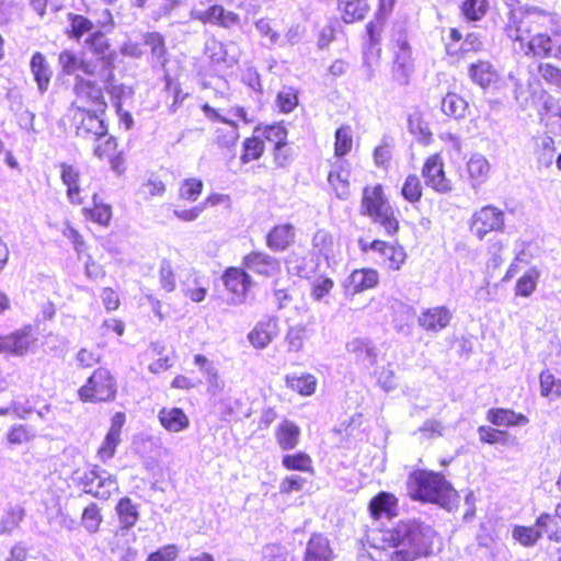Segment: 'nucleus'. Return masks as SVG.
<instances>
[{"label":"nucleus","mask_w":561,"mask_h":561,"mask_svg":"<svg viewBox=\"0 0 561 561\" xmlns=\"http://www.w3.org/2000/svg\"><path fill=\"white\" fill-rule=\"evenodd\" d=\"M91 199V206L82 208L84 218L101 227H108L113 217L112 206L103 202L98 193H93Z\"/></svg>","instance_id":"obj_33"},{"label":"nucleus","mask_w":561,"mask_h":561,"mask_svg":"<svg viewBox=\"0 0 561 561\" xmlns=\"http://www.w3.org/2000/svg\"><path fill=\"white\" fill-rule=\"evenodd\" d=\"M113 82L114 81H107L106 73H102L101 71L99 79L77 76L72 87L73 100L70 104L71 110L106 112L108 106L106 93H113L111 90Z\"/></svg>","instance_id":"obj_4"},{"label":"nucleus","mask_w":561,"mask_h":561,"mask_svg":"<svg viewBox=\"0 0 561 561\" xmlns=\"http://www.w3.org/2000/svg\"><path fill=\"white\" fill-rule=\"evenodd\" d=\"M125 423L126 414L124 412H116L112 415L110 427L95 450L100 462L106 463L115 457L122 443V432Z\"/></svg>","instance_id":"obj_14"},{"label":"nucleus","mask_w":561,"mask_h":561,"mask_svg":"<svg viewBox=\"0 0 561 561\" xmlns=\"http://www.w3.org/2000/svg\"><path fill=\"white\" fill-rule=\"evenodd\" d=\"M179 553V547L174 543H169L149 553L146 561H175Z\"/></svg>","instance_id":"obj_64"},{"label":"nucleus","mask_w":561,"mask_h":561,"mask_svg":"<svg viewBox=\"0 0 561 561\" xmlns=\"http://www.w3.org/2000/svg\"><path fill=\"white\" fill-rule=\"evenodd\" d=\"M115 513L118 517L121 527L123 529L133 528L139 520L138 504L134 503L128 496L121 497L115 505Z\"/></svg>","instance_id":"obj_38"},{"label":"nucleus","mask_w":561,"mask_h":561,"mask_svg":"<svg viewBox=\"0 0 561 561\" xmlns=\"http://www.w3.org/2000/svg\"><path fill=\"white\" fill-rule=\"evenodd\" d=\"M540 396L549 399L561 398V379L549 370L545 369L539 374Z\"/></svg>","instance_id":"obj_54"},{"label":"nucleus","mask_w":561,"mask_h":561,"mask_svg":"<svg viewBox=\"0 0 561 561\" xmlns=\"http://www.w3.org/2000/svg\"><path fill=\"white\" fill-rule=\"evenodd\" d=\"M295 227L289 222L273 226L265 236V244L273 252L287 250L295 241Z\"/></svg>","instance_id":"obj_24"},{"label":"nucleus","mask_w":561,"mask_h":561,"mask_svg":"<svg viewBox=\"0 0 561 561\" xmlns=\"http://www.w3.org/2000/svg\"><path fill=\"white\" fill-rule=\"evenodd\" d=\"M158 420L161 426L172 433H180L188 428L190 419L183 409L172 407L159 410Z\"/></svg>","instance_id":"obj_31"},{"label":"nucleus","mask_w":561,"mask_h":561,"mask_svg":"<svg viewBox=\"0 0 561 561\" xmlns=\"http://www.w3.org/2000/svg\"><path fill=\"white\" fill-rule=\"evenodd\" d=\"M264 152L265 146L263 145V140L259 138L256 134H253L242 140L239 162L245 165L257 161L263 157Z\"/></svg>","instance_id":"obj_43"},{"label":"nucleus","mask_w":561,"mask_h":561,"mask_svg":"<svg viewBox=\"0 0 561 561\" xmlns=\"http://www.w3.org/2000/svg\"><path fill=\"white\" fill-rule=\"evenodd\" d=\"M543 531L535 526L515 525L512 528L513 539L523 547H534L542 537Z\"/></svg>","instance_id":"obj_52"},{"label":"nucleus","mask_w":561,"mask_h":561,"mask_svg":"<svg viewBox=\"0 0 561 561\" xmlns=\"http://www.w3.org/2000/svg\"><path fill=\"white\" fill-rule=\"evenodd\" d=\"M334 288V280L328 275H319L310 285L311 297L319 301L327 297Z\"/></svg>","instance_id":"obj_61"},{"label":"nucleus","mask_w":561,"mask_h":561,"mask_svg":"<svg viewBox=\"0 0 561 561\" xmlns=\"http://www.w3.org/2000/svg\"><path fill=\"white\" fill-rule=\"evenodd\" d=\"M540 278V272L536 267L527 270L515 284V296L528 298L537 289V285Z\"/></svg>","instance_id":"obj_50"},{"label":"nucleus","mask_w":561,"mask_h":561,"mask_svg":"<svg viewBox=\"0 0 561 561\" xmlns=\"http://www.w3.org/2000/svg\"><path fill=\"white\" fill-rule=\"evenodd\" d=\"M491 10L490 0H461L459 12L469 23H476L484 19Z\"/></svg>","instance_id":"obj_42"},{"label":"nucleus","mask_w":561,"mask_h":561,"mask_svg":"<svg viewBox=\"0 0 561 561\" xmlns=\"http://www.w3.org/2000/svg\"><path fill=\"white\" fill-rule=\"evenodd\" d=\"M353 128L348 124H342L335 129L333 152L335 160H345L354 147Z\"/></svg>","instance_id":"obj_40"},{"label":"nucleus","mask_w":561,"mask_h":561,"mask_svg":"<svg viewBox=\"0 0 561 561\" xmlns=\"http://www.w3.org/2000/svg\"><path fill=\"white\" fill-rule=\"evenodd\" d=\"M408 495L421 503L437 504L449 512L457 511L460 495L442 472L415 469L407 479Z\"/></svg>","instance_id":"obj_2"},{"label":"nucleus","mask_w":561,"mask_h":561,"mask_svg":"<svg viewBox=\"0 0 561 561\" xmlns=\"http://www.w3.org/2000/svg\"><path fill=\"white\" fill-rule=\"evenodd\" d=\"M182 290L193 302H201L205 299L208 289L198 277L193 276L192 280L187 279L183 283Z\"/></svg>","instance_id":"obj_62"},{"label":"nucleus","mask_w":561,"mask_h":561,"mask_svg":"<svg viewBox=\"0 0 561 561\" xmlns=\"http://www.w3.org/2000/svg\"><path fill=\"white\" fill-rule=\"evenodd\" d=\"M282 467L287 471H298L309 474L314 473L313 460L311 456L304 450L284 454L282 456Z\"/></svg>","instance_id":"obj_39"},{"label":"nucleus","mask_w":561,"mask_h":561,"mask_svg":"<svg viewBox=\"0 0 561 561\" xmlns=\"http://www.w3.org/2000/svg\"><path fill=\"white\" fill-rule=\"evenodd\" d=\"M504 228V213L492 205L481 207L474 211L470 219V232L479 240L486 234L501 231Z\"/></svg>","instance_id":"obj_13"},{"label":"nucleus","mask_w":561,"mask_h":561,"mask_svg":"<svg viewBox=\"0 0 561 561\" xmlns=\"http://www.w3.org/2000/svg\"><path fill=\"white\" fill-rule=\"evenodd\" d=\"M225 124L226 127H219L215 130L214 141L219 148L229 149L239 140V126L232 119Z\"/></svg>","instance_id":"obj_53"},{"label":"nucleus","mask_w":561,"mask_h":561,"mask_svg":"<svg viewBox=\"0 0 561 561\" xmlns=\"http://www.w3.org/2000/svg\"><path fill=\"white\" fill-rule=\"evenodd\" d=\"M117 393V380L106 367L95 368L77 390L79 401L92 404L111 403Z\"/></svg>","instance_id":"obj_5"},{"label":"nucleus","mask_w":561,"mask_h":561,"mask_svg":"<svg viewBox=\"0 0 561 561\" xmlns=\"http://www.w3.org/2000/svg\"><path fill=\"white\" fill-rule=\"evenodd\" d=\"M421 175L427 188L437 194H449L454 190V182L448 176L444 157L440 152L427 156L421 168Z\"/></svg>","instance_id":"obj_10"},{"label":"nucleus","mask_w":561,"mask_h":561,"mask_svg":"<svg viewBox=\"0 0 561 561\" xmlns=\"http://www.w3.org/2000/svg\"><path fill=\"white\" fill-rule=\"evenodd\" d=\"M391 206L381 183L367 184L362 190L359 211L370 218Z\"/></svg>","instance_id":"obj_19"},{"label":"nucleus","mask_w":561,"mask_h":561,"mask_svg":"<svg viewBox=\"0 0 561 561\" xmlns=\"http://www.w3.org/2000/svg\"><path fill=\"white\" fill-rule=\"evenodd\" d=\"M535 153L540 167H550L558 156L553 138L550 136L540 137L536 144Z\"/></svg>","instance_id":"obj_51"},{"label":"nucleus","mask_w":561,"mask_h":561,"mask_svg":"<svg viewBox=\"0 0 561 561\" xmlns=\"http://www.w3.org/2000/svg\"><path fill=\"white\" fill-rule=\"evenodd\" d=\"M285 383L291 391L304 397H309L316 392L318 382L317 378L311 374H291L285 377Z\"/></svg>","instance_id":"obj_44"},{"label":"nucleus","mask_w":561,"mask_h":561,"mask_svg":"<svg viewBox=\"0 0 561 561\" xmlns=\"http://www.w3.org/2000/svg\"><path fill=\"white\" fill-rule=\"evenodd\" d=\"M346 352L357 364L374 365L377 360L375 345L367 339L355 337L346 343Z\"/></svg>","instance_id":"obj_32"},{"label":"nucleus","mask_w":561,"mask_h":561,"mask_svg":"<svg viewBox=\"0 0 561 561\" xmlns=\"http://www.w3.org/2000/svg\"><path fill=\"white\" fill-rule=\"evenodd\" d=\"M453 319V312L446 306L424 309L417 318V324L426 332H439L446 329Z\"/></svg>","instance_id":"obj_21"},{"label":"nucleus","mask_w":561,"mask_h":561,"mask_svg":"<svg viewBox=\"0 0 561 561\" xmlns=\"http://www.w3.org/2000/svg\"><path fill=\"white\" fill-rule=\"evenodd\" d=\"M68 28L65 31L70 39L80 41L83 35L92 33L94 24L88 16L77 13H68Z\"/></svg>","instance_id":"obj_45"},{"label":"nucleus","mask_w":561,"mask_h":561,"mask_svg":"<svg viewBox=\"0 0 561 561\" xmlns=\"http://www.w3.org/2000/svg\"><path fill=\"white\" fill-rule=\"evenodd\" d=\"M159 284L165 293L176 288V268L169 260H162L159 267Z\"/></svg>","instance_id":"obj_58"},{"label":"nucleus","mask_w":561,"mask_h":561,"mask_svg":"<svg viewBox=\"0 0 561 561\" xmlns=\"http://www.w3.org/2000/svg\"><path fill=\"white\" fill-rule=\"evenodd\" d=\"M300 427L288 419H283L274 431V438L280 450H294L300 443Z\"/></svg>","instance_id":"obj_27"},{"label":"nucleus","mask_w":561,"mask_h":561,"mask_svg":"<svg viewBox=\"0 0 561 561\" xmlns=\"http://www.w3.org/2000/svg\"><path fill=\"white\" fill-rule=\"evenodd\" d=\"M551 542H561V502L558 503L552 513H541L535 522Z\"/></svg>","instance_id":"obj_30"},{"label":"nucleus","mask_w":561,"mask_h":561,"mask_svg":"<svg viewBox=\"0 0 561 561\" xmlns=\"http://www.w3.org/2000/svg\"><path fill=\"white\" fill-rule=\"evenodd\" d=\"M37 436L38 430L26 422L12 425L7 433L5 438L10 445H23L33 440Z\"/></svg>","instance_id":"obj_49"},{"label":"nucleus","mask_w":561,"mask_h":561,"mask_svg":"<svg viewBox=\"0 0 561 561\" xmlns=\"http://www.w3.org/2000/svg\"><path fill=\"white\" fill-rule=\"evenodd\" d=\"M104 522L101 506L96 502H89L81 512L80 526L88 534H96L100 531Z\"/></svg>","instance_id":"obj_41"},{"label":"nucleus","mask_w":561,"mask_h":561,"mask_svg":"<svg viewBox=\"0 0 561 561\" xmlns=\"http://www.w3.org/2000/svg\"><path fill=\"white\" fill-rule=\"evenodd\" d=\"M414 59L409 42L399 37L393 43V58L390 68V80L394 87H407L414 72Z\"/></svg>","instance_id":"obj_11"},{"label":"nucleus","mask_w":561,"mask_h":561,"mask_svg":"<svg viewBox=\"0 0 561 561\" xmlns=\"http://www.w3.org/2000/svg\"><path fill=\"white\" fill-rule=\"evenodd\" d=\"M351 171L346 160L329 161L328 184L340 199L351 195Z\"/></svg>","instance_id":"obj_18"},{"label":"nucleus","mask_w":561,"mask_h":561,"mask_svg":"<svg viewBox=\"0 0 561 561\" xmlns=\"http://www.w3.org/2000/svg\"><path fill=\"white\" fill-rule=\"evenodd\" d=\"M254 134L263 140V145L271 146L273 163L276 168H285L291 160L288 141V129L282 122L259 124L254 127Z\"/></svg>","instance_id":"obj_6"},{"label":"nucleus","mask_w":561,"mask_h":561,"mask_svg":"<svg viewBox=\"0 0 561 561\" xmlns=\"http://www.w3.org/2000/svg\"><path fill=\"white\" fill-rule=\"evenodd\" d=\"M193 19L203 24H209L222 28H232L240 25L238 13L226 9L222 4L215 3L203 11L193 13Z\"/></svg>","instance_id":"obj_16"},{"label":"nucleus","mask_w":561,"mask_h":561,"mask_svg":"<svg viewBox=\"0 0 561 561\" xmlns=\"http://www.w3.org/2000/svg\"><path fill=\"white\" fill-rule=\"evenodd\" d=\"M380 551L390 552L386 561H417L439 551L438 534L416 519H401L380 529Z\"/></svg>","instance_id":"obj_1"},{"label":"nucleus","mask_w":561,"mask_h":561,"mask_svg":"<svg viewBox=\"0 0 561 561\" xmlns=\"http://www.w3.org/2000/svg\"><path fill=\"white\" fill-rule=\"evenodd\" d=\"M491 171L488 160L480 156L473 154L466 163V175L473 187H479L489 179Z\"/></svg>","instance_id":"obj_37"},{"label":"nucleus","mask_w":561,"mask_h":561,"mask_svg":"<svg viewBox=\"0 0 561 561\" xmlns=\"http://www.w3.org/2000/svg\"><path fill=\"white\" fill-rule=\"evenodd\" d=\"M279 333L275 317H267L259 322L248 333L250 344L257 350L265 348Z\"/></svg>","instance_id":"obj_23"},{"label":"nucleus","mask_w":561,"mask_h":561,"mask_svg":"<svg viewBox=\"0 0 561 561\" xmlns=\"http://www.w3.org/2000/svg\"><path fill=\"white\" fill-rule=\"evenodd\" d=\"M408 128L410 133L416 136L423 144L428 145L432 141L433 134L421 113H413L409 115Z\"/></svg>","instance_id":"obj_57"},{"label":"nucleus","mask_w":561,"mask_h":561,"mask_svg":"<svg viewBox=\"0 0 561 561\" xmlns=\"http://www.w3.org/2000/svg\"><path fill=\"white\" fill-rule=\"evenodd\" d=\"M369 219L382 228L385 236L389 238H394L400 231V220L392 206L375 214Z\"/></svg>","instance_id":"obj_46"},{"label":"nucleus","mask_w":561,"mask_h":561,"mask_svg":"<svg viewBox=\"0 0 561 561\" xmlns=\"http://www.w3.org/2000/svg\"><path fill=\"white\" fill-rule=\"evenodd\" d=\"M276 104L279 112L291 113L298 105V93L294 88H285L277 93Z\"/></svg>","instance_id":"obj_60"},{"label":"nucleus","mask_w":561,"mask_h":561,"mask_svg":"<svg viewBox=\"0 0 561 561\" xmlns=\"http://www.w3.org/2000/svg\"><path fill=\"white\" fill-rule=\"evenodd\" d=\"M537 71L541 80L548 85L561 91V68L551 62H539Z\"/></svg>","instance_id":"obj_59"},{"label":"nucleus","mask_w":561,"mask_h":561,"mask_svg":"<svg viewBox=\"0 0 561 561\" xmlns=\"http://www.w3.org/2000/svg\"><path fill=\"white\" fill-rule=\"evenodd\" d=\"M398 497L387 491H380L373 496L368 503L369 515L374 520H379L382 516L393 518L398 514Z\"/></svg>","instance_id":"obj_26"},{"label":"nucleus","mask_w":561,"mask_h":561,"mask_svg":"<svg viewBox=\"0 0 561 561\" xmlns=\"http://www.w3.org/2000/svg\"><path fill=\"white\" fill-rule=\"evenodd\" d=\"M486 421L496 427H517L528 424V417L508 408H491L485 413Z\"/></svg>","instance_id":"obj_28"},{"label":"nucleus","mask_w":561,"mask_h":561,"mask_svg":"<svg viewBox=\"0 0 561 561\" xmlns=\"http://www.w3.org/2000/svg\"><path fill=\"white\" fill-rule=\"evenodd\" d=\"M334 558L329 538L321 533L311 534L304 552V561H333Z\"/></svg>","instance_id":"obj_25"},{"label":"nucleus","mask_w":561,"mask_h":561,"mask_svg":"<svg viewBox=\"0 0 561 561\" xmlns=\"http://www.w3.org/2000/svg\"><path fill=\"white\" fill-rule=\"evenodd\" d=\"M221 282L225 289L233 297L244 299L252 285V276L242 266H229L221 274Z\"/></svg>","instance_id":"obj_17"},{"label":"nucleus","mask_w":561,"mask_h":561,"mask_svg":"<svg viewBox=\"0 0 561 561\" xmlns=\"http://www.w3.org/2000/svg\"><path fill=\"white\" fill-rule=\"evenodd\" d=\"M72 125L77 137L89 140L99 141L108 134V126L103 115L106 112H98L95 110H71Z\"/></svg>","instance_id":"obj_9"},{"label":"nucleus","mask_w":561,"mask_h":561,"mask_svg":"<svg viewBox=\"0 0 561 561\" xmlns=\"http://www.w3.org/2000/svg\"><path fill=\"white\" fill-rule=\"evenodd\" d=\"M85 45L91 54L99 58L101 62L100 71L106 73V80L114 81L116 51L112 48L105 33L100 30L90 33L85 38Z\"/></svg>","instance_id":"obj_12"},{"label":"nucleus","mask_w":561,"mask_h":561,"mask_svg":"<svg viewBox=\"0 0 561 561\" xmlns=\"http://www.w3.org/2000/svg\"><path fill=\"white\" fill-rule=\"evenodd\" d=\"M57 168L68 202L76 206L83 205L89 197L90 186L83 168L75 161H61Z\"/></svg>","instance_id":"obj_7"},{"label":"nucleus","mask_w":561,"mask_h":561,"mask_svg":"<svg viewBox=\"0 0 561 561\" xmlns=\"http://www.w3.org/2000/svg\"><path fill=\"white\" fill-rule=\"evenodd\" d=\"M468 110V102L456 92H448L442 100V112L453 118H462Z\"/></svg>","instance_id":"obj_47"},{"label":"nucleus","mask_w":561,"mask_h":561,"mask_svg":"<svg viewBox=\"0 0 561 561\" xmlns=\"http://www.w3.org/2000/svg\"><path fill=\"white\" fill-rule=\"evenodd\" d=\"M73 485L83 494L99 501H108L119 492L118 480L115 474H106L98 463L88 462L75 469L71 473Z\"/></svg>","instance_id":"obj_3"},{"label":"nucleus","mask_w":561,"mask_h":561,"mask_svg":"<svg viewBox=\"0 0 561 561\" xmlns=\"http://www.w3.org/2000/svg\"><path fill=\"white\" fill-rule=\"evenodd\" d=\"M34 339L30 331L16 330L9 334H0V353L23 356L28 353Z\"/></svg>","instance_id":"obj_22"},{"label":"nucleus","mask_w":561,"mask_h":561,"mask_svg":"<svg viewBox=\"0 0 561 561\" xmlns=\"http://www.w3.org/2000/svg\"><path fill=\"white\" fill-rule=\"evenodd\" d=\"M336 10L345 24H353L367 16L370 5L368 0H336Z\"/></svg>","instance_id":"obj_29"},{"label":"nucleus","mask_w":561,"mask_h":561,"mask_svg":"<svg viewBox=\"0 0 561 561\" xmlns=\"http://www.w3.org/2000/svg\"><path fill=\"white\" fill-rule=\"evenodd\" d=\"M468 73L470 79L483 89L495 84L500 78L497 70L488 60H478L469 65Z\"/></svg>","instance_id":"obj_34"},{"label":"nucleus","mask_w":561,"mask_h":561,"mask_svg":"<svg viewBox=\"0 0 561 561\" xmlns=\"http://www.w3.org/2000/svg\"><path fill=\"white\" fill-rule=\"evenodd\" d=\"M357 243L362 253H368L373 251L378 254L380 257L381 266L387 271L398 272L407 263L408 252L398 240L389 242L376 238L371 241H368L365 238H359Z\"/></svg>","instance_id":"obj_8"},{"label":"nucleus","mask_w":561,"mask_h":561,"mask_svg":"<svg viewBox=\"0 0 561 561\" xmlns=\"http://www.w3.org/2000/svg\"><path fill=\"white\" fill-rule=\"evenodd\" d=\"M58 64L62 73L66 76H72L78 70H81L88 76H92L94 73V69L92 68L91 62L80 58L73 50L70 49H64L58 54Z\"/></svg>","instance_id":"obj_36"},{"label":"nucleus","mask_w":561,"mask_h":561,"mask_svg":"<svg viewBox=\"0 0 561 561\" xmlns=\"http://www.w3.org/2000/svg\"><path fill=\"white\" fill-rule=\"evenodd\" d=\"M204 190V183L201 179L188 178L184 179L179 186L178 196L183 202H196Z\"/></svg>","instance_id":"obj_56"},{"label":"nucleus","mask_w":561,"mask_h":561,"mask_svg":"<svg viewBox=\"0 0 561 561\" xmlns=\"http://www.w3.org/2000/svg\"><path fill=\"white\" fill-rule=\"evenodd\" d=\"M242 265L245 271L253 272L264 278H271L280 271L279 261L262 250H253L244 254Z\"/></svg>","instance_id":"obj_15"},{"label":"nucleus","mask_w":561,"mask_h":561,"mask_svg":"<svg viewBox=\"0 0 561 561\" xmlns=\"http://www.w3.org/2000/svg\"><path fill=\"white\" fill-rule=\"evenodd\" d=\"M424 187L420 176L415 173L408 174L400 191L402 198L410 204H417L422 201Z\"/></svg>","instance_id":"obj_48"},{"label":"nucleus","mask_w":561,"mask_h":561,"mask_svg":"<svg viewBox=\"0 0 561 561\" xmlns=\"http://www.w3.org/2000/svg\"><path fill=\"white\" fill-rule=\"evenodd\" d=\"M479 442L488 445H507L510 442L508 432L496 426L480 425L477 430Z\"/></svg>","instance_id":"obj_55"},{"label":"nucleus","mask_w":561,"mask_h":561,"mask_svg":"<svg viewBox=\"0 0 561 561\" xmlns=\"http://www.w3.org/2000/svg\"><path fill=\"white\" fill-rule=\"evenodd\" d=\"M444 424L438 420H426L419 428L417 433L422 439L431 440L443 436Z\"/></svg>","instance_id":"obj_63"},{"label":"nucleus","mask_w":561,"mask_h":561,"mask_svg":"<svg viewBox=\"0 0 561 561\" xmlns=\"http://www.w3.org/2000/svg\"><path fill=\"white\" fill-rule=\"evenodd\" d=\"M30 69L38 90L43 93L48 90L53 71L44 54L35 51L30 60Z\"/></svg>","instance_id":"obj_35"},{"label":"nucleus","mask_w":561,"mask_h":561,"mask_svg":"<svg viewBox=\"0 0 561 561\" xmlns=\"http://www.w3.org/2000/svg\"><path fill=\"white\" fill-rule=\"evenodd\" d=\"M379 284V273L373 267L354 270L343 284L346 294L357 295L374 289Z\"/></svg>","instance_id":"obj_20"}]
</instances>
